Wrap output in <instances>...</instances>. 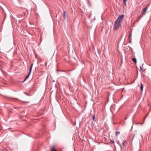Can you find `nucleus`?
I'll use <instances>...</instances> for the list:
<instances>
[{
  "label": "nucleus",
  "mask_w": 151,
  "mask_h": 151,
  "mask_svg": "<svg viewBox=\"0 0 151 151\" xmlns=\"http://www.w3.org/2000/svg\"><path fill=\"white\" fill-rule=\"evenodd\" d=\"M124 16V15L123 14L120 15L117 20L115 21L114 27V30H116L120 26L122 18Z\"/></svg>",
  "instance_id": "obj_1"
},
{
  "label": "nucleus",
  "mask_w": 151,
  "mask_h": 151,
  "mask_svg": "<svg viewBox=\"0 0 151 151\" xmlns=\"http://www.w3.org/2000/svg\"><path fill=\"white\" fill-rule=\"evenodd\" d=\"M31 71H29V73H28V74L25 77V79H24V81H23L24 82V81H26V80L28 78L29 76L31 73Z\"/></svg>",
  "instance_id": "obj_2"
},
{
  "label": "nucleus",
  "mask_w": 151,
  "mask_h": 151,
  "mask_svg": "<svg viewBox=\"0 0 151 151\" xmlns=\"http://www.w3.org/2000/svg\"><path fill=\"white\" fill-rule=\"evenodd\" d=\"M31 71H29V73H28V74L25 77V79H24V81H23L24 82V81H26V80L28 78L29 76L31 73Z\"/></svg>",
  "instance_id": "obj_3"
},
{
  "label": "nucleus",
  "mask_w": 151,
  "mask_h": 151,
  "mask_svg": "<svg viewBox=\"0 0 151 151\" xmlns=\"http://www.w3.org/2000/svg\"><path fill=\"white\" fill-rule=\"evenodd\" d=\"M50 150L51 151H57V150L55 148L54 146L50 147Z\"/></svg>",
  "instance_id": "obj_4"
},
{
  "label": "nucleus",
  "mask_w": 151,
  "mask_h": 151,
  "mask_svg": "<svg viewBox=\"0 0 151 151\" xmlns=\"http://www.w3.org/2000/svg\"><path fill=\"white\" fill-rule=\"evenodd\" d=\"M142 16H141V15H140L139 16L138 19H137L136 21V22H139V21L140 20V19L141 18H142Z\"/></svg>",
  "instance_id": "obj_5"
},
{
  "label": "nucleus",
  "mask_w": 151,
  "mask_h": 151,
  "mask_svg": "<svg viewBox=\"0 0 151 151\" xmlns=\"http://www.w3.org/2000/svg\"><path fill=\"white\" fill-rule=\"evenodd\" d=\"M146 12L145 11H144L143 10V11L140 14V15H141V16H142V17H143V16L144 15H145V14Z\"/></svg>",
  "instance_id": "obj_6"
},
{
  "label": "nucleus",
  "mask_w": 151,
  "mask_h": 151,
  "mask_svg": "<svg viewBox=\"0 0 151 151\" xmlns=\"http://www.w3.org/2000/svg\"><path fill=\"white\" fill-rule=\"evenodd\" d=\"M132 61L136 63H137V59L135 58H133L132 59Z\"/></svg>",
  "instance_id": "obj_7"
},
{
  "label": "nucleus",
  "mask_w": 151,
  "mask_h": 151,
  "mask_svg": "<svg viewBox=\"0 0 151 151\" xmlns=\"http://www.w3.org/2000/svg\"><path fill=\"white\" fill-rule=\"evenodd\" d=\"M120 133V132L118 131L115 132V135L116 137H117L118 135Z\"/></svg>",
  "instance_id": "obj_8"
},
{
  "label": "nucleus",
  "mask_w": 151,
  "mask_h": 151,
  "mask_svg": "<svg viewBox=\"0 0 151 151\" xmlns=\"http://www.w3.org/2000/svg\"><path fill=\"white\" fill-rule=\"evenodd\" d=\"M143 86L142 84V83L141 84V87H140V89L141 91H142L143 90Z\"/></svg>",
  "instance_id": "obj_9"
},
{
  "label": "nucleus",
  "mask_w": 151,
  "mask_h": 151,
  "mask_svg": "<svg viewBox=\"0 0 151 151\" xmlns=\"http://www.w3.org/2000/svg\"><path fill=\"white\" fill-rule=\"evenodd\" d=\"M149 6V5H147L146 7L145 8L143 9V10L144 11H145L146 12L147 10V8Z\"/></svg>",
  "instance_id": "obj_10"
},
{
  "label": "nucleus",
  "mask_w": 151,
  "mask_h": 151,
  "mask_svg": "<svg viewBox=\"0 0 151 151\" xmlns=\"http://www.w3.org/2000/svg\"><path fill=\"white\" fill-rule=\"evenodd\" d=\"M33 63H32L31 64V66H30V69H29V71H32V67L33 65Z\"/></svg>",
  "instance_id": "obj_11"
},
{
  "label": "nucleus",
  "mask_w": 151,
  "mask_h": 151,
  "mask_svg": "<svg viewBox=\"0 0 151 151\" xmlns=\"http://www.w3.org/2000/svg\"><path fill=\"white\" fill-rule=\"evenodd\" d=\"M127 0H124L123 4L124 5H126V4Z\"/></svg>",
  "instance_id": "obj_12"
},
{
  "label": "nucleus",
  "mask_w": 151,
  "mask_h": 151,
  "mask_svg": "<svg viewBox=\"0 0 151 151\" xmlns=\"http://www.w3.org/2000/svg\"><path fill=\"white\" fill-rule=\"evenodd\" d=\"M63 12H64V18L65 19V17H66V13H65V11H64Z\"/></svg>",
  "instance_id": "obj_13"
},
{
  "label": "nucleus",
  "mask_w": 151,
  "mask_h": 151,
  "mask_svg": "<svg viewBox=\"0 0 151 151\" xmlns=\"http://www.w3.org/2000/svg\"><path fill=\"white\" fill-rule=\"evenodd\" d=\"M132 36V34L131 33H130L129 34V38L130 39V37H131Z\"/></svg>",
  "instance_id": "obj_14"
},
{
  "label": "nucleus",
  "mask_w": 151,
  "mask_h": 151,
  "mask_svg": "<svg viewBox=\"0 0 151 151\" xmlns=\"http://www.w3.org/2000/svg\"><path fill=\"white\" fill-rule=\"evenodd\" d=\"M92 119H93V120H94V121H95V115H94L93 117H92Z\"/></svg>",
  "instance_id": "obj_15"
},
{
  "label": "nucleus",
  "mask_w": 151,
  "mask_h": 151,
  "mask_svg": "<svg viewBox=\"0 0 151 151\" xmlns=\"http://www.w3.org/2000/svg\"><path fill=\"white\" fill-rule=\"evenodd\" d=\"M110 140L111 141V142L113 144L114 143V141H112V140H111V139H110Z\"/></svg>",
  "instance_id": "obj_16"
},
{
  "label": "nucleus",
  "mask_w": 151,
  "mask_h": 151,
  "mask_svg": "<svg viewBox=\"0 0 151 151\" xmlns=\"http://www.w3.org/2000/svg\"><path fill=\"white\" fill-rule=\"evenodd\" d=\"M125 141H123V142L122 143V144H123V145L124 146V143H125Z\"/></svg>",
  "instance_id": "obj_17"
},
{
  "label": "nucleus",
  "mask_w": 151,
  "mask_h": 151,
  "mask_svg": "<svg viewBox=\"0 0 151 151\" xmlns=\"http://www.w3.org/2000/svg\"><path fill=\"white\" fill-rule=\"evenodd\" d=\"M140 70L141 71L142 70V69L141 67L140 66Z\"/></svg>",
  "instance_id": "obj_18"
},
{
  "label": "nucleus",
  "mask_w": 151,
  "mask_h": 151,
  "mask_svg": "<svg viewBox=\"0 0 151 151\" xmlns=\"http://www.w3.org/2000/svg\"><path fill=\"white\" fill-rule=\"evenodd\" d=\"M0 69L1 70V71H2V70H1V68H0Z\"/></svg>",
  "instance_id": "obj_19"
},
{
  "label": "nucleus",
  "mask_w": 151,
  "mask_h": 151,
  "mask_svg": "<svg viewBox=\"0 0 151 151\" xmlns=\"http://www.w3.org/2000/svg\"><path fill=\"white\" fill-rule=\"evenodd\" d=\"M143 123H144V122H143L141 124H143Z\"/></svg>",
  "instance_id": "obj_20"
}]
</instances>
